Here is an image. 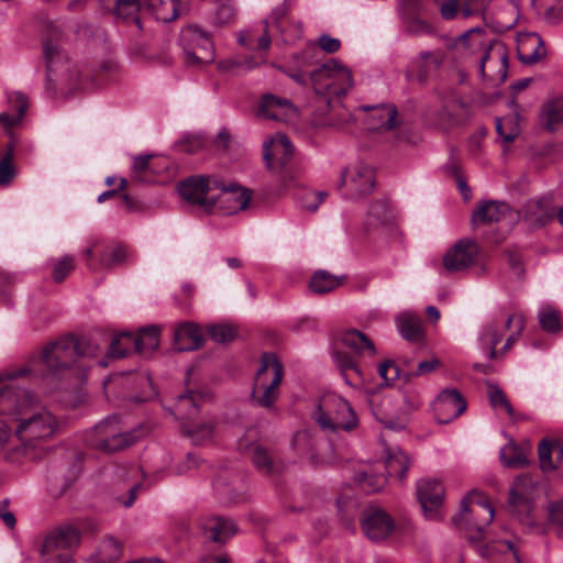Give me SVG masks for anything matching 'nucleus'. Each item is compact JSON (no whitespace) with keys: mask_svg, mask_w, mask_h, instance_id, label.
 I'll use <instances>...</instances> for the list:
<instances>
[{"mask_svg":"<svg viewBox=\"0 0 563 563\" xmlns=\"http://www.w3.org/2000/svg\"><path fill=\"white\" fill-rule=\"evenodd\" d=\"M32 372L27 365L0 373V416L11 417L16 423L14 434L19 444L5 453V461L12 464L34 459L33 450L53 437L59 426L57 418L40 406L33 394L7 383L26 377Z\"/></svg>","mask_w":563,"mask_h":563,"instance_id":"f257e3e1","label":"nucleus"},{"mask_svg":"<svg viewBox=\"0 0 563 563\" xmlns=\"http://www.w3.org/2000/svg\"><path fill=\"white\" fill-rule=\"evenodd\" d=\"M98 352V345L91 340L62 338L44 347L40 361H32L25 365L33 369L27 376H37L35 364L41 363L46 371L43 376L47 379L62 380L71 376L82 379L88 367L84 361L95 358Z\"/></svg>","mask_w":563,"mask_h":563,"instance_id":"f03ea898","label":"nucleus"},{"mask_svg":"<svg viewBox=\"0 0 563 563\" xmlns=\"http://www.w3.org/2000/svg\"><path fill=\"white\" fill-rule=\"evenodd\" d=\"M311 419L327 435L352 431L358 418L347 400L334 393L324 394L311 412Z\"/></svg>","mask_w":563,"mask_h":563,"instance_id":"7ed1b4c3","label":"nucleus"},{"mask_svg":"<svg viewBox=\"0 0 563 563\" xmlns=\"http://www.w3.org/2000/svg\"><path fill=\"white\" fill-rule=\"evenodd\" d=\"M46 62L45 91L52 98L65 97L78 88L79 79L70 69L67 55L58 43L46 40L43 43Z\"/></svg>","mask_w":563,"mask_h":563,"instance_id":"20e7f679","label":"nucleus"},{"mask_svg":"<svg viewBox=\"0 0 563 563\" xmlns=\"http://www.w3.org/2000/svg\"><path fill=\"white\" fill-rule=\"evenodd\" d=\"M313 91L322 98L328 108L340 103L339 99L345 96L353 87L351 70L336 59H329L310 74Z\"/></svg>","mask_w":563,"mask_h":563,"instance_id":"39448f33","label":"nucleus"},{"mask_svg":"<svg viewBox=\"0 0 563 563\" xmlns=\"http://www.w3.org/2000/svg\"><path fill=\"white\" fill-rule=\"evenodd\" d=\"M144 435L142 428L123 431L117 416L108 417L87 433V443L102 452L113 453L133 445Z\"/></svg>","mask_w":563,"mask_h":563,"instance_id":"423d86ee","label":"nucleus"},{"mask_svg":"<svg viewBox=\"0 0 563 563\" xmlns=\"http://www.w3.org/2000/svg\"><path fill=\"white\" fill-rule=\"evenodd\" d=\"M80 530L70 523L48 530L38 543V553L45 563H71L70 551L80 543Z\"/></svg>","mask_w":563,"mask_h":563,"instance_id":"0eeeda50","label":"nucleus"},{"mask_svg":"<svg viewBox=\"0 0 563 563\" xmlns=\"http://www.w3.org/2000/svg\"><path fill=\"white\" fill-rule=\"evenodd\" d=\"M493 518V506L478 492H472L463 498L461 511L454 518V522L467 531L470 540L479 541L484 536L485 527Z\"/></svg>","mask_w":563,"mask_h":563,"instance_id":"6e6552de","label":"nucleus"},{"mask_svg":"<svg viewBox=\"0 0 563 563\" xmlns=\"http://www.w3.org/2000/svg\"><path fill=\"white\" fill-rule=\"evenodd\" d=\"M284 376L283 365L274 353H265L256 372L252 391L253 400L271 408L278 397V386Z\"/></svg>","mask_w":563,"mask_h":563,"instance_id":"1a4fd4ad","label":"nucleus"},{"mask_svg":"<svg viewBox=\"0 0 563 563\" xmlns=\"http://www.w3.org/2000/svg\"><path fill=\"white\" fill-rule=\"evenodd\" d=\"M82 257L91 272L109 271L124 265L133 254L128 246L100 239H92L82 251Z\"/></svg>","mask_w":563,"mask_h":563,"instance_id":"9d476101","label":"nucleus"},{"mask_svg":"<svg viewBox=\"0 0 563 563\" xmlns=\"http://www.w3.org/2000/svg\"><path fill=\"white\" fill-rule=\"evenodd\" d=\"M206 394L190 390L179 395L175 404V412L184 423L185 431L196 442L201 443L212 435L213 426L211 422H197L198 406Z\"/></svg>","mask_w":563,"mask_h":563,"instance_id":"9b49d317","label":"nucleus"},{"mask_svg":"<svg viewBox=\"0 0 563 563\" xmlns=\"http://www.w3.org/2000/svg\"><path fill=\"white\" fill-rule=\"evenodd\" d=\"M536 485L528 475H519L509 489L508 509L526 526L536 525L533 516V496Z\"/></svg>","mask_w":563,"mask_h":563,"instance_id":"f8f14e48","label":"nucleus"},{"mask_svg":"<svg viewBox=\"0 0 563 563\" xmlns=\"http://www.w3.org/2000/svg\"><path fill=\"white\" fill-rule=\"evenodd\" d=\"M470 106L461 97L450 93L442 98L440 109H429L428 122L443 131H448L464 123L470 118Z\"/></svg>","mask_w":563,"mask_h":563,"instance_id":"ddd939ff","label":"nucleus"},{"mask_svg":"<svg viewBox=\"0 0 563 563\" xmlns=\"http://www.w3.org/2000/svg\"><path fill=\"white\" fill-rule=\"evenodd\" d=\"M220 188V181L207 176H191L178 186L179 195L189 203L198 205L207 212L214 208V191Z\"/></svg>","mask_w":563,"mask_h":563,"instance_id":"4468645a","label":"nucleus"},{"mask_svg":"<svg viewBox=\"0 0 563 563\" xmlns=\"http://www.w3.org/2000/svg\"><path fill=\"white\" fill-rule=\"evenodd\" d=\"M341 185L345 187L351 198L366 196L375 187V172L363 162L353 163L342 172Z\"/></svg>","mask_w":563,"mask_h":563,"instance_id":"2eb2a0df","label":"nucleus"},{"mask_svg":"<svg viewBox=\"0 0 563 563\" xmlns=\"http://www.w3.org/2000/svg\"><path fill=\"white\" fill-rule=\"evenodd\" d=\"M478 69L484 79L504 81L508 73V54L506 47L498 41L486 49L478 59Z\"/></svg>","mask_w":563,"mask_h":563,"instance_id":"dca6fc26","label":"nucleus"},{"mask_svg":"<svg viewBox=\"0 0 563 563\" xmlns=\"http://www.w3.org/2000/svg\"><path fill=\"white\" fill-rule=\"evenodd\" d=\"M395 521L388 512L377 506L363 511L362 529L372 541H383L395 531Z\"/></svg>","mask_w":563,"mask_h":563,"instance_id":"f3484780","label":"nucleus"},{"mask_svg":"<svg viewBox=\"0 0 563 563\" xmlns=\"http://www.w3.org/2000/svg\"><path fill=\"white\" fill-rule=\"evenodd\" d=\"M478 252V246L474 240L462 239L443 255V267L449 273L467 269L476 263Z\"/></svg>","mask_w":563,"mask_h":563,"instance_id":"a211bd4d","label":"nucleus"},{"mask_svg":"<svg viewBox=\"0 0 563 563\" xmlns=\"http://www.w3.org/2000/svg\"><path fill=\"white\" fill-rule=\"evenodd\" d=\"M417 496L427 519L440 518V510L444 498L443 485L431 478H423L417 483Z\"/></svg>","mask_w":563,"mask_h":563,"instance_id":"6ab92c4d","label":"nucleus"},{"mask_svg":"<svg viewBox=\"0 0 563 563\" xmlns=\"http://www.w3.org/2000/svg\"><path fill=\"white\" fill-rule=\"evenodd\" d=\"M294 148L286 134L277 133L263 144V158L271 170L283 168L291 158Z\"/></svg>","mask_w":563,"mask_h":563,"instance_id":"aec40b11","label":"nucleus"},{"mask_svg":"<svg viewBox=\"0 0 563 563\" xmlns=\"http://www.w3.org/2000/svg\"><path fill=\"white\" fill-rule=\"evenodd\" d=\"M443 62V51H422L410 60L406 76L408 79H416L418 82L424 84L430 75L441 67Z\"/></svg>","mask_w":563,"mask_h":563,"instance_id":"412c9836","label":"nucleus"},{"mask_svg":"<svg viewBox=\"0 0 563 563\" xmlns=\"http://www.w3.org/2000/svg\"><path fill=\"white\" fill-rule=\"evenodd\" d=\"M437 420L449 423L466 410V401L456 389L442 390L433 404Z\"/></svg>","mask_w":563,"mask_h":563,"instance_id":"4be33fe9","label":"nucleus"},{"mask_svg":"<svg viewBox=\"0 0 563 563\" xmlns=\"http://www.w3.org/2000/svg\"><path fill=\"white\" fill-rule=\"evenodd\" d=\"M214 195L213 211L219 210L224 214H233L245 209L251 200V195L246 189L239 186L224 187L220 183V188Z\"/></svg>","mask_w":563,"mask_h":563,"instance_id":"5701e85b","label":"nucleus"},{"mask_svg":"<svg viewBox=\"0 0 563 563\" xmlns=\"http://www.w3.org/2000/svg\"><path fill=\"white\" fill-rule=\"evenodd\" d=\"M181 40L184 42L202 41L203 54H197L195 51L186 49V64L187 65H201L211 63L214 58L213 42L210 34L198 25H188L181 32Z\"/></svg>","mask_w":563,"mask_h":563,"instance_id":"b1692460","label":"nucleus"},{"mask_svg":"<svg viewBox=\"0 0 563 563\" xmlns=\"http://www.w3.org/2000/svg\"><path fill=\"white\" fill-rule=\"evenodd\" d=\"M519 214L530 227H542L554 217L552 199L550 197L530 199Z\"/></svg>","mask_w":563,"mask_h":563,"instance_id":"393cba45","label":"nucleus"},{"mask_svg":"<svg viewBox=\"0 0 563 563\" xmlns=\"http://www.w3.org/2000/svg\"><path fill=\"white\" fill-rule=\"evenodd\" d=\"M292 446L300 454L309 456L314 464H330L334 463L336 460L332 449L329 454L319 456L317 453L319 452V446L316 434L311 430L303 429L297 431L292 438Z\"/></svg>","mask_w":563,"mask_h":563,"instance_id":"a878e982","label":"nucleus"},{"mask_svg":"<svg viewBox=\"0 0 563 563\" xmlns=\"http://www.w3.org/2000/svg\"><path fill=\"white\" fill-rule=\"evenodd\" d=\"M498 41L487 37L484 29L474 27L462 34L456 43L457 48L464 56H478L484 55L486 49Z\"/></svg>","mask_w":563,"mask_h":563,"instance_id":"bb28decb","label":"nucleus"},{"mask_svg":"<svg viewBox=\"0 0 563 563\" xmlns=\"http://www.w3.org/2000/svg\"><path fill=\"white\" fill-rule=\"evenodd\" d=\"M295 112L296 108L290 100L273 95H265L261 100L257 115L264 119L286 121Z\"/></svg>","mask_w":563,"mask_h":563,"instance_id":"cd10ccee","label":"nucleus"},{"mask_svg":"<svg viewBox=\"0 0 563 563\" xmlns=\"http://www.w3.org/2000/svg\"><path fill=\"white\" fill-rule=\"evenodd\" d=\"M510 207L503 201H486L478 206L472 216L474 225L494 223L511 217Z\"/></svg>","mask_w":563,"mask_h":563,"instance_id":"c85d7f7f","label":"nucleus"},{"mask_svg":"<svg viewBox=\"0 0 563 563\" xmlns=\"http://www.w3.org/2000/svg\"><path fill=\"white\" fill-rule=\"evenodd\" d=\"M383 456L388 475L404 481L411 465L409 456L398 446H390L385 442H383Z\"/></svg>","mask_w":563,"mask_h":563,"instance_id":"c756f323","label":"nucleus"},{"mask_svg":"<svg viewBox=\"0 0 563 563\" xmlns=\"http://www.w3.org/2000/svg\"><path fill=\"white\" fill-rule=\"evenodd\" d=\"M416 0H401L399 13L407 33L413 36H422L433 33V27L424 20L413 14Z\"/></svg>","mask_w":563,"mask_h":563,"instance_id":"7c9ffc66","label":"nucleus"},{"mask_svg":"<svg viewBox=\"0 0 563 563\" xmlns=\"http://www.w3.org/2000/svg\"><path fill=\"white\" fill-rule=\"evenodd\" d=\"M201 527L208 538L213 542L223 543L236 533L235 523L224 517L212 516L201 522Z\"/></svg>","mask_w":563,"mask_h":563,"instance_id":"2f4dec72","label":"nucleus"},{"mask_svg":"<svg viewBox=\"0 0 563 563\" xmlns=\"http://www.w3.org/2000/svg\"><path fill=\"white\" fill-rule=\"evenodd\" d=\"M203 341L200 328L191 322H185L174 332V346L177 351H192L201 346Z\"/></svg>","mask_w":563,"mask_h":563,"instance_id":"473e14b6","label":"nucleus"},{"mask_svg":"<svg viewBox=\"0 0 563 563\" xmlns=\"http://www.w3.org/2000/svg\"><path fill=\"white\" fill-rule=\"evenodd\" d=\"M364 110H371L368 126L374 131H388L396 126L398 111L393 104H382L375 107H364Z\"/></svg>","mask_w":563,"mask_h":563,"instance_id":"72a5a7b5","label":"nucleus"},{"mask_svg":"<svg viewBox=\"0 0 563 563\" xmlns=\"http://www.w3.org/2000/svg\"><path fill=\"white\" fill-rule=\"evenodd\" d=\"M540 122L550 132L563 131V97L551 99L543 104Z\"/></svg>","mask_w":563,"mask_h":563,"instance_id":"f704fd0d","label":"nucleus"},{"mask_svg":"<svg viewBox=\"0 0 563 563\" xmlns=\"http://www.w3.org/2000/svg\"><path fill=\"white\" fill-rule=\"evenodd\" d=\"M396 325L400 335L410 342H420L423 339L421 318L411 312H402L396 318Z\"/></svg>","mask_w":563,"mask_h":563,"instance_id":"c9c22d12","label":"nucleus"},{"mask_svg":"<svg viewBox=\"0 0 563 563\" xmlns=\"http://www.w3.org/2000/svg\"><path fill=\"white\" fill-rule=\"evenodd\" d=\"M159 345V329L155 325H150L140 330L134 335L132 333V347L133 351L147 355L155 351Z\"/></svg>","mask_w":563,"mask_h":563,"instance_id":"e433bc0d","label":"nucleus"},{"mask_svg":"<svg viewBox=\"0 0 563 563\" xmlns=\"http://www.w3.org/2000/svg\"><path fill=\"white\" fill-rule=\"evenodd\" d=\"M510 108L514 113L496 118V131L505 143H511L520 133V115L515 101L510 102Z\"/></svg>","mask_w":563,"mask_h":563,"instance_id":"4c0bfd02","label":"nucleus"},{"mask_svg":"<svg viewBox=\"0 0 563 563\" xmlns=\"http://www.w3.org/2000/svg\"><path fill=\"white\" fill-rule=\"evenodd\" d=\"M345 280V276L333 275L328 271L319 269L313 273L309 282V289L313 294L322 295L333 291L340 287Z\"/></svg>","mask_w":563,"mask_h":563,"instance_id":"58836bf2","label":"nucleus"},{"mask_svg":"<svg viewBox=\"0 0 563 563\" xmlns=\"http://www.w3.org/2000/svg\"><path fill=\"white\" fill-rule=\"evenodd\" d=\"M506 329L505 324H496L495 322H488L483 327V330L478 336L481 347L487 351L489 360H494L497 356L496 345L500 342L503 331Z\"/></svg>","mask_w":563,"mask_h":563,"instance_id":"ea45409f","label":"nucleus"},{"mask_svg":"<svg viewBox=\"0 0 563 563\" xmlns=\"http://www.w3.org/2000/svg\"><path fill=\"white\" fill-rule=\"evenodd\" d=\"M341 342L357 354L375 355L374 343L361 331L351 329L341 335Z\"/></svg>","mask_w":563,"mask_h":563,"instance_id":"a19ab883","label":"nucleus"},{"mask_svg":"<svg viewBox=\"0 0 563 563\" xmlns=\"http://www.w3.org/2000/svg\"><path fill=\"white\" fill-rule=\"evenodd\" d=\"M9 100H10L12 107L15 109V112L14 113H9V112L0 113V124L3 125L4 128H12V126L18 125L21 122V120L29 107L27 98L21 92H13L10 96Z\"/></svg>","mask_w":563,"mask_h":563,"instance_id":"79ce46f5","label":"nucleus"},{"mask_svg":"<svg viewBox=\"0 0 563 563\" xmlns=\"http://www.w3.org/2000/svg\"><path fill=\"white\" fill-rule=\"evenodd\" d=\"M243 450L251 456L256 468L264 474H273L276 465L272 455L260 444H250Z\"/></svg>","mask_w":563,"mask_h":563,"instance_id":"37998d69","label":"nucleus"},{"mask_svg":"<svg viewBox=\"0 0 563 563\" xmlns=\"http://www.w3.org/2000/svg\"><path fill=\"white\" fill-rule=\"evenodd\" d=\"M157 21L170 22L178 16L179 0H145Z\"/></svg>","mask_w":563,"mask_h":563,"instance_id":"c03bdc74","label":"nucleus"},{"mask_svg":"<svg viewBox=\"0 0 563 563\" xmlns=\"http://www.w3.org/2000/svg\"><path fill=\"white\" fill-rule=\"evenodd\" d=\"M500 460L505 466L511 468H521L528 464L526 451L512 441L500 450Z\"/></svg>","mask_w":563,"mask_h":563,"instance_id":"a18cd8bd","label":"nucleus"},{"mask_svg":"<svg viewBox=\"0 0 563 563\" xmlns=\"http://www.w3.org/2000/svg\"><path fill=\"white\" fill-rule=\"evenodd\" d=\"M152 155H140L134 157L132 165V180L137 183L154 181L155 168L151 163Z\"/></svg>","mask_w":563,"mask_h":563,"instance_id":"49530a36","label":"nucleus"},{"mask_svg":"<svg viewBox=\"0 0 563 563\" xmlns=\"http://www.w3.org/2000/svg\"><path fill=\"white\" fill-rule=\"evenodd\" d=\"M131 351H133L132 333L122 332L112 339L107 357L122 358L126 356Z\"/></svg>","mask_w":563,"mask_h":563,"instance_id":"de8ad7c7","label":"nucleus"},{"mask_svg":"<svg viewBox=\"0 0 563 563\" xmlns=\"http://www.w3.org/2000/svg\"><path fill=\"white\" fill-rule=\"evenodd\" d=\"M355 479L367 494L379 492L387 483V478L384 474H372L367 472H358Z\"/></svg>","mask_w":563,"mask_h":563,"instance_id":"09e8293b","label":"nucleus"},{"mask_svg":"<svg viewBox=\"0 0 563 563\" xmlns=\"http://www.w3.org/2000/svg\"><path fill=\"white\" fill-rule=\"evenodd\" d=\"M236 9L233 0H217L214 23L229 25L235 21Z\"/></svg>","mask_w":563,"mask_h":563,"instance_id":"8fccbe9b","label":"nucleus"},{"mask_svg":"<svg viewBox=\"0 0 563 563\" xmlns=\"http://www.w3.org/2000/svg\"><path fill=\"white\" fill-rule=\"evenodd\" d=\"M506 329L514 328L512 333L507 338L506 343L504 344L501 352L505 353L511 349L514 343L519 339L523 329H525V318L520 313L510 314L506 322Z\"/></svg>","mask_w":563,"mask_h":563,"instance_id":"3c124183","label":"nucleus"},{"mask_svg":"<svg viewBox=\"0 0 563 563\" xmlns=\"http://www.w3.org/2000/svg\"><path fill=\"white\" fill-rule=\"evenodd\" d=\"M488 396L494 409H504L510 419H516L515 410L509 399L500 388L489 385Z\"/></svg>","mask_w":563,"mask_h":563,"instance_id":"603ef678","label":"nucleus"},{"mask_svg":"<svg viewBox=\"0 0 563 563\" xmlns=\"http://www.w3.org/2000/svg\"><path fill=\"white\" fill-rule=\"evenodd\" d=\"M99 553L102 563H113L121 558L122 552L120 543L112 537H109L101 542Z\"/></svg>","mask_w":563,"mask_h":563,"instance_id":"864d4df0","label":"nucleus"},{"mask_svg":"<svg viewBox=\"0 0 563 563\" xmlns=\"http://www.w3.org/2000/svg\"><path fill=\"white\" fill-rule=\"evenodd\" d=\"M140 10V0H117L114 14L121 19L133 18L134 22L141 27V22L135 14Z\"/></svg>","mask_w":563,"mask_h":563,"instance_id":"5fc2aeb1","label":"nucleus"},{"mask_svg":"<svg viewBox=\"0 0 563 563\" xmlns=\"http://www.w3.org/2000/svg\"><path fill=\"white\" fill-rule=\"evenodd\" d=\"M335 362L342 373V376L346 384L351 385L354 383L353 377H351L350 373L355 374L356 376H360V372L357 366L355 365L354 361L343 353L336 352L334 354Z\"/></svg>","mask_w":563,"mask_h":563,"instance_id":"6e6d98bb","label":"nucleus"},{"mask_svg":"<svg viewBox=\"0 0 563 563\" xmlns=\"http://www.w3.org/2000/svg\"><path fill=\"white\" fill-rule=\"evenodd\" d=\"M210 338L218 343H227L232 341L236 331L233 325L227 323L213 324L208 328Z\"/></svg>","mask_w":563,"mask_h":563,"instance_id":"4d7b16f0","label":"nucleus"},{"mask_svg":"<svg viewBox=\"0 0 563 563\" xmlns=\"http://www.w3.org/2000/svg\"><path fill=\"white\" fill-rule=\"evenodd\" d=\"M539 322L547 332L555 333L561 329L560 317L552 308H543L539 312Z\"/></svg>","mask_w":563,"mask_h":563,"instance_id":"13d9d810","label":"nucleus"},{"mask_svg":"<svg viewBox=\"0 0 563 563\" xmlns=\"http://www.w3.org/2000/svg\"><path fill=\"white\" fill-rule=\"evenodd\" d=\"M528 41L532 45H536V47L533 48V51L530 54H522L520 56V58L526 64H533V63H537L540 59H542L545 56L547 51H545L544 42L538 34H530L528 36Z\"/></svg>","mask_w":563,"mask_h":563,"instance_id":"bf43d9fd","label":"nucleus"},{"mask_svg":"<svg viewBox=\"0 0 563 563\" xmlns=\"http://www.w3.org/2000/svg\"><path fill=\"white\" fill-rule=\"evenodd\" d=\"M554 449V443H551L549 440L543 439L538 446V454L540 466L543 471H553L556 468V465L552 461V450Z\"/></svg>","mask_w":563,"mask_h":563,"instance_id":"052dcab7","label":"nucleus"},{"mask_svg":"<svg viewBox=\"0 0 563 563\" xmlns=\"http://www.w3.org/2000/svg\"><path fill=\"white\" fill-rule=\"evenodd\" d=\"M378 374L386 385L395 382L396 379L404 377V373L400 371L398 365L391 360L384 361L378 366Z\"/></svg>","mask_w":563,"mask_h":563,"instance_id":"680f3d73","label":"nucleus"},{"mask_svg":"<svg viewBox=\"0 0 563 563\" xmlns=\"http://www.w3.org/2000/svg\"><path fill=\"white\" fill-rule=\"evenodd\" d=\"M75 267L73 256L62 257L54 266L53 278L55 282H62Z\"/></svg>","mask_w":563,"mask_h":563,"instance_id":"e2e57ef3","label":"nucleus"},{"mask_svg":"<svg viewBox=\"0 0 563 563\" xmlns=\"http://www.w3.org/2000/svg\"><path fill=\"white\" fill-rule=\"evenodd\" d=\"M440 364L438 358L422 361L418 364L417 369L412 372H404V379L408 382L411 377L423 376L432 373Z\"/></svg>","mask_w":563,"mask_h":563,"instance_id":"0e129e2a","label":"nucleus"},{"mask_svg":"<svg viewBox=\"0 0 563 563\" xmlns=\"http://www.w3.org/2000/svg\"><path fill=\"white\" fill-rule=\"evenodd\" d=\"M490 0H461V13L463 18H470L475 13L483 12Z\"/></svg>","mask_w":563,"mask_h":563,"instance_id":"69168bd1","label":"nucleus"},{"mask_svg":"<svg viewBox=\"0 0 563 563\" xmlns=\"http://www.w3.org/2000/svg\"><path fill=\"white\" fill-rule=\"evenodd\" d=\"M15 176V169L11 163L10 155L0 161V185H9Z\"/></svg>","mask_w":563,"mask_h":563,"instance_id":"338daca9","label":"nucleus"},{"mask_svg":"<svg viewBox=\"0 0 563 563\" xmlns=\"http://www.w3.org/2000/svg\"><path fill=\"white\" fill-rule=\"evenodd\" d=\"M549 520L556 531L563 527V500L549 506Z\"/></svg>","mask_w":563,"mask_h":563,"instance_id":"774afa93","label":"nucleus"}]
</instances>
